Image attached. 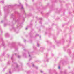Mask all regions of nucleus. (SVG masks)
<instances>
[{"label": "nucleus", "mask_w": 74, "mask_h": 74, "mask_svg": "<svg viewBox=\"0 0 74 74\" xmlns=\"http://www.w3.org/2000/svg\"><path fill=\"white\" fill-rule=\"evenodd\" d=\"M37 46H38V47H39V45H39V44H37Z\"/></svg>", "instance_id": "obj_1"}, {"label": "nucleus", "mask_w": 74, "mask_h": 74, "mask_svg": "<svg viewBox=\"0 0 74 74\" xmlns=\"http://www.w3.org/2000/svg\"><path fill=\"white\" fill-rule=\"evenodd\" d=\"M60 66H59V67H58V69H60Z\"/></svg>", "instance_id": "obj_2"}, {"label": "nucleus", "mask_w": 74, "mask_h": 74, "mask_svg": "<svg viewBox=\"0 0 74 74\" xmlns=\"http://www.w3.org/2000/svg\"><path fill=\"white\" fill-rule=\"evenodd\" d=\"M34 65L33 64V67H34Z\"/></svg>", "instance_id": "obj_3"}, {"label": "nucleus", "mask_w": 74, "mask_h": 74, "mask_svg": "<svg viewBox=\"0 0 74 74\" xmlns=\"http://www.w3.org/2000/svg\"><path fill=\"white\" fill-rule=\"evenodd\" d=\"M25 29H26V30H27V28H26Z\"/></svg>", "instance_id": "obj_4"}, {"label": "nucleus", "mask_w": 74, "mask_h": 74, "mask_svg": "<svg viewBox=\"0 0 74 74\" xmlns=\"http://www.w3.org/2000/svg\"><path fill=\"white\" fill-rule=\"evenodd\" d=\"M41 73H42V71H41Z\"/></svg>", "instance_id": "obj_5"}, {"label": "nucleus", "mask_w": 74, "mask_h": 74, "mask_svg": "<svg viewBox=\"0 0 74 74\" xmlns=\"http://www.w3.org/2000/svg\"><path fill=\"white\" fill-rule=\"evenodd\" d=\"M29 56H30V55H29Z\"/></svg>", "instance_id": "obj_6"}, {"label": "nucleus", "mask_w": 74, "mask_h": 74, "mask_svg": "<svg viewBox=\"0 0 74 74\" xmlns=\"http://www.w3.org/2000/svg\"><path fill=\"white\" fill-rule=\"evenodd\" d=\"M9 73H10V72H9Z\"/></svg>", "instance_id": "obj_7"}]
</instances>
